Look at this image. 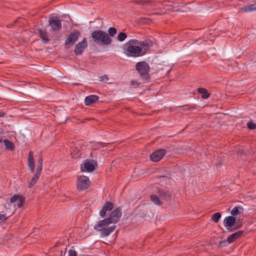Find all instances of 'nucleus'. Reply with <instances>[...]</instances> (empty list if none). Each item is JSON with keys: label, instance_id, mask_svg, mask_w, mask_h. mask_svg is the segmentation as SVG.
Returning a JSON list of instances; mask_svg holds the SVG:
<instances>
[{"label": "nucleus", "instance_id": "nucleus-1", "mask_svg": "<svg viewBox=\"0 0 256 256\" xmlns=\"http://www.w3.org/2000/svg\"><path fill=\"white\" fill-rule=\"evenodd\" d=\"M123 50L128 56L138 57L144 54V52H142V47L138 44V40L135 39L128 41L123 46Z\"/></svg>", "mask_w": 256, "mask_h": 256}, {"label": "nucleus", "instance_id": "nucleus-2", "mask_svg": "<svg viewBox=\"0 0 256 256\" xmlns=\"http://www.w3.org/2000/svg\"><path fill=\"white\" fill-rule=\"evenodd\" d=\"M108 219H104L100 220L94 226V229L100 232L102 237H106L109 236L115 230V225H111Z\"/></svg>", "mask_w": 256, "mask_h": 256}, {"label": "nucleus", "instance_id": "nucleus-3", "mask_svg": "<svg viewBox=\"0 0 256 256\" xmlns=\"http://www.w3.org/2000/svg\"><path fill=\"white\" fill-rule=\"evenodd\" d=\"M92 38L96 43L103 45H108L112 41L109 36L102 30L94 31L92 34Z\"/></svg>", "mask_w": 256, "mask_h": 256}, {"label": "nucleus", "instance_id": "nucleus-4", "mask_svg": "<svg viewBox=\"0 0 256 256\" xmlns=\"http://www.w3.org/2000/svg\"><path fill=\"white\" fill-rule=\"evenodd\" d=\"M136 68L144 79L147 80L149 78L150 66L146 62H138L136 64Z\"/></svg>", "mask_w": 256, "mask_h": 256}, {"label": "nucleus", "instance_id": "nucleus-5", "mask_svg": "<svg viewBox=\"0 0 256 256\" xmlns=\"http://www.w3.org/2000/svg\"><path fill=\"white\" fill-rule=\"evenodd\" d=\"M42 158H40L38 161V166L36 173L28 184V188H30L33 186L38 180L42 169Z\"/></svg>", "mask_w": 256, "mask_h": 256}, {"label": "nucleus", "instance_id": "nucleus-6", "mask_svg": "<svg viewBox=\"0 0 256 256\" xmlns=\"http://www.w3.org/2000/svg\"><path fill=\"white\" fill-rule=\"evenodd\" d=\"M90 185V180L88 176H81L78 178L76 182L77 188L80 190H84Z\"/></svg>", "mask_w": 256, "mask_h": 256}, {"label": "nucleus", "instance_id": "nucleus-7", "mask_svg": "<svg viewBox=\"0 0 256 256\" xmlns=\"http://www.w3.org/2000/svg\"><path fill=\"white\" fill-rule=\"evenodd\" d=\"M25 202V198L19 194H14L10 200V204L12 205L16 209L22 207Z\"/></svg>", "mask_w": 256, "mask_h": 256}, {"label": "nucleus", "instance_id": "nucleus-8", "mask_svg": "<svg viewBox=\"0 0 256 256\" xmlns=\"http://www.w3.org/2000/svg\"><path fill=\"white\" fill-rule=\"evenodd\" d=\"M80 33L78 30H74V32L69 34L65 40V45L68 46H72L77 41Z\"/></svg>", "mask_w": 256, "mask_h": 256}, {"label": "nucleus", "instance_id": "nucleus-9", "mask_svg": "<svg viewBox=\"0 0 256 256\" xmlns=\"http://www.w3.org/2000/svg\"><path fill=\"white\" fill-rule=\"evenodd\" d=\"M49 26L53 32L59 31L62 27L61 21L56 16H52L49 20Z\"/></svg>", "mask_w": 256, "mask_h": 256}, {"label": "nucleus", "instance_id": "nucleus-10", "mask_svg": "<svg viewBox=\"0 0 256 256\" xmlns=\"http://www.w3.org/2000/svg\"><path fill=\"white\" fill-rule=\"evenodd\" d=\"M122 213L120 208H117L112 212L110 217L106 219H108L109 222L111 224H115L119 221V220L122 216Z\"/></svg>", "mask_w": 256, "mask_h": 256}, {"label": "nucleus", "instance_id": "nucleus-11", "mask_svg": "<svg viewBox=\"0 0 256 256\" xmlns=\"http://www.w3.org/2000/svg\"><path fill=\"white\" fill-rule=\"evenodd\" d=\"M87 46L88 43L86 40L84 38L81 42L76 44L74 50V54L77 56L82 54Z\"/></svg>", "mask_w": 256, "mask_h": 256}, {"label": "nucleus", "instance_id": "nucleus-12", "mask_svg": "<svg viewBox=\"0 0 256 256\" xmlns=\"http://www.w3.org/2000/svg\"><path fill=\"white\" fill-rule=\"evenodd\" d=\"M166 153V150L165 149H159L150 154V160L153 162H158L162 158Z\"/></svg>", "mask_w": 256, "mask_h": 256}, {"label": "nucleus", "instance_id": "nucleus-13", "mask_svg": "<svg viewBox=\"0 0 256 256\" xmlns=\"http://www.w3.org/2000/svg\"><path fill=\"white\" fill-rule=\"evenodd\" d=\"M236 218L232 216L226 217L224 220V225L226 230L231 231L232 226L236 222Z\"/></svg>", "mask_w": 256, "mask_h": 256}, {"label": "nucleus", "instance_id": "nucleus-14", "mask_svg": "<svg viewBox=\"0 0 256 256\" xmlns=\"http://www.w3.org/2000/svg\"><path fill=\"white\" fill-rule=\"evenodd\" d=\"M153 42L150 40L138 41V44L142 48V52H144V54L150 47L153 46Z\"/></svg>", "mask_w": 256, "mask_h": 256}, {"label": "nucleus", "instance_id": "nucleus-15", "mask_svg": "<svg viewBox=\"0 0 256 256\" xmlns=\"http://www.w3.org/2000/svg\"><path fill=\"white\" fill-rule=\"evenodd\" d=\"M95 168V166L93 164L92 162L86 160V162L81 164V170L82 172H92Z\"/></svg>", "mask_w": 256, "mask_h": 256}, {"label": "nucleus", "instance_id": "nucleus-16", "mask_svg": "<svg viewBox=\"0 0 256 256\" xmlns=\"http://www.w3.org/2000/svg\"><path fill=\"white\" fill-rule=\"evenodd\" d=\"M114 206L112 202H107L103 206L102 209L100 212V216L102 218H104L106 216V213L108 210H110L112 209Z\"/></svg>", "mask_w": 256, "mask_h": 256}, {"label": "nucleus", "instance_id": "nucleus-17", "mask_svg": "<svg viewBox=\"0 0 256 256\" xmlns=\"http://www.w3.org/2000/svg\"><path fill=\"white\" fill-rule=\"evenodd\" d=\"M27 162L29 170L33 172L34 169V159L32 151H30L28 153Z\"/></svg>", "mask_w": 256, "mask_h": 256}, {"label": "nucleus", "instance_id": "nucleus-18", "mask_svg": "<svg viewBox=\"0 0 256 256\" xmlns=\"http://www.w3.org/2000/svg\"><path fill=\"white\" fill-rule=\"evenodd\" d=\"M244 233L243 231H238L236 232L230 236L227 239V242L229 244L234 242L238 238Z\"/></svg>", "mask_w": 256, "mask_h": 256}, {"label": "nucleus", "instance_id": "nucleus-19", "mask_svg": "<svg viewBox=\"0 0 256 256\" xmlns=\"http://www.w3.org/2000/svg\"><path fill=\"white\" fill-rule=\"evenodd\" d=\"M98 100V96L96 95H90L86 96L84 100V103L86 106H89L90 104L96 102Z\"/></svg>", "mask_w": 256, "mask_h": 256}, {"label": "nucleus", "instance_id": "nucleus-20", "mask_svg": "<svg viewBox=\"0 0 256 256\" xmlns=\"http://www.w3.org/2000/svg\"><path fill=\"white\" fill-rule=\"evenodd\" d=\"M244 212V208L240 206H235L234 207L230 212L232 216L240 215Z\"/></svg>", "mask_w": 256, "mask_h": 256}, {"label": "nucleus", "instance_id": "nucleus-21", "mask_svg": "<svg viewBox=\"0 0 256 256\" xmlns=\"http://www.w3.org/2000/svg\"><path fill=\"white\" fill-rule=\"evenodd\" d=\"M198 92L202 94V97L203 98L207 99L210 96V94L208 93V90L204 88H198Z\"/></svg>", "mask_w": 256, "mask_h": 256}, {"label": "nucleus", "instance_id": "nucleus-22", "mask_svg": "<svg viewBox=\"0 0 256 256\" xmlns=\"http://www.w3.org/2000/svg\"><path fill=\"white\" fill-rule=\"evenodd\" d=\"M40 36L44 43L47 44L49 41V38L46 32L43 30H40Z\"/></svg>", "mask_w": 256, "mask_h": 256}, {"label": "nucleus", "instance_id": "nucleus-23", "mask_svg": "<svg viewBox=\"0 0 256 256\" xmlns=\"http://www.w3.org/2000/svg\"><path fill=\"white\" fill-rule=\"evenodd\" d=\"M242 10L245 12L256 10V4H252L246 6L242 8Z\"/></svg>", "mask_w": 256, "mask_h": 256}, {"label": "nucleus", "instance_id": "nucleus-24", "mask_svg": "<svg viewBox=\"0 0 256 256\" xmlns=\"http://www.w3.org/2000/svg\"><path fill=\"white\" fill-rule=\"evenodd\" d=\"M150 198L151 201H152L156 204L158 206H161L162 204V202L156 196L152 194L151 195Z\"/></svg>", "mask_w": 256, "mask_h": 256}, {"label": "nucleus", "instance_id": "nucleus-25", "mask_svg": "<svg viewBox=\"0 0 256 256\" xmlns=\"http://www.w3.org/2000/svg\"><path fill=\"white\" fill-rule=\"evenodd\" d=\"M4 144L6 147L7 148H8L9 150H12L14 149V145L12 142L8 140H4Z\"/></svg>", "mask_w": 256, "mask_h": 256}, {"label": "nucleus", "instance_id": "nucleus-26", "mask_svg": "<svg viewBox=\"0 0 256 256\" xmlns=\"http://www.w3.org/2000/svg\"><path fill=\"white\" fill-rule=\"evenodd\" d=\"M127 38V35L126 33L123 32H120L119 33L117 36L118 40L120 42H123L124 40Z\"/></svg>", "mask_w": 256, "mask_h": 256}, {"label": "nucleus", "instance_id": "nucleus-27", "mask_svg": "<svg viewBox=\"0 0 256 256\" xmlns=\"http://www.w3.org/2000/svg\"><path fill=\"white\" fill-rule=\"evenodd\" d=\"M221 218V214L218 212L214 213L212 216V220L216 223L218 222Z\"/></svg>", "mask_w": 256, "mask_h": 256}, {"label": "nucleus", "instance_id": "nucleus-28", "mask_svg": "<svg viewBox=\"0 0 256 256\" xmlns=\"http://www.w3.org/2000/svg\"><path fill=\"white\" fill-rule=\"evenodd\" d=\"M152 2V0H138L134 1L136 4L142 5L151 3Z\"/></svg>", "mask_w": 256, "mask_h": 256}, {"label": "nucleus", "instance_id": "nucleus-29", "mask_svg": "<svg viewBox=\"0 0 256 256\" xmlns=\"http://www.w3.org/2000/svg\"><path fill=\"white\" fill-rule=\"evenodd\" d=\"M108 32L110 36H114L116 34V30L113 27L110 28L108 29Z\"/></svg>", "mask_w": 256, "mask_h": 256}, {"label": "nucleus", "instance_id": "nucleus-30", "mask_svg": "<svg viewBox=\"0 0 256 256\" xmlns=\"http://www.w3.org/2000/svg\"><path fill=\"white\" fill-rule=\"evenodd\" d=\"M248 128L250 130H254L256 128V124L252 121H250L247 123Z\"/></svg>", "mask_w": 256, "mask_h": 256}, {"label": "nucleus", "instance_id": "nucleus-31", "mask_svg": "<svg viewBox=\"0 0 256 256\" xmlns=\"http://www.w3.org/2000/svg\"><path fill=\"white\" fill-rule=\"evenodd\" d=\"M108 79L109 78L106 75H104L100 77V80L101 82H107Z\"/></svg>", "mask_w": 256, "mask_h": 256}, {"label": "nucleus", "instance_id": "nucleus-32", "mask_svg": "<svg viewBox=\"0 0 256 256\" xmlns=\"http://www.w3.org/2000/svg\"><path fill=\"white\" fill-rule=\"evenodd\" d=\"M68 256H77V254L74 250H68Z\"/></svg>", "mask_w": 256, "mask_h": 256}, {"label": "nucleus", "instance_id": "nucleus-33", "mask_svg": "<svg viewBox=\"0 0 256 256\" xmlns=\"http://www.w3.org/2000/svg\"><path fill=\"white\" fill-rule=\"evenodd\" d=\"M7 218L6 215L0 213V221L5 220Z\"/></svg>", "mask_w": 256, "mask_h": 256}, {"label": "nucleus", "instance_id": "nucleus-34", "mask_svg": "<svg viewBox=\"0 0 256 256\" xmlns=\"http://www.w3.org/2000/svg\"><path fill=\"white\" fill-rule=\"evenodd\" d=\"M5 115L4 112L0 110V118L3 117Z\"/></svg>", "mask_w": 256, "mask_h": 256}, {"label": "nucleus", "instance_id": "nucleus-35", "mask_svg": "<svg viewBox=\"0 0 256 256\" xmlns=\"http://www.w3.org/2000/svg\"><path fill=\"white\" fill-rule=\"evenodd\" d=\"M184 106H186L187 109L194 108V106H190L188 105H186Z\"/></svg>", "mask_w": 256, "mask_h": 256}, {"label": "nucleus", "instance_id": "nucleus-36", "mask_svg": "<svg viewBox=\"0 0 256 256\" xmlns=\"http://www.w3.org/2000/svg\"><path fill=\"white\" fill-rule=\"evenodd\" d=\"M76 84V85H78V84H78V83H77V84Z\"/></svg>", "mask_w": 256, "mask_h": 256}, {"label": "nucleus", "instance_id": "nucleus-37", "mask_svg": "<svg viewBox=\"0 0 256 256\" xmlns=\"http://www.w3.org/2000/svg\"><path fill=\"white\" fill-rule=\"evenodd\" d=\"M132 84H134V83L132 82Z\"/></svg>", "mask_w": 256, "mask_h": 256}]
</instances>
